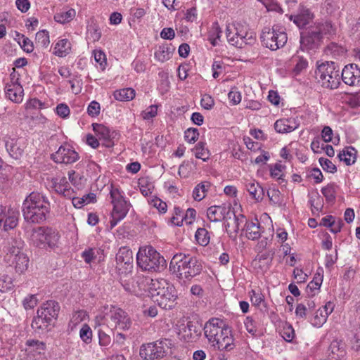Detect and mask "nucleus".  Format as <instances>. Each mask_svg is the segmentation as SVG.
Here are the masks:
<instances>
[{"label":"nucleus","mask_w":360,"mask_h":360,"mask_svg":"<svg viewBox=\"0 0 360 360\" xmlns=\"http://www.w3.org/2000/svg\"><path fill=\"white\" fill-rule=\"evenodd\" d=\"M315 301L311 298L306 299L303 302L297 305L295 309L296 316L300 319H306L309 314L313 312L315 309Z\"/></svg>","instance_id":"nucleus-26"},{"label":"nucleus","mask_w":360,"mask_h":360,"mask_svg":"<svg viewBox=\"0 0 360 360\" xmlns=\"http://www.w3.org/2000/svg\"><path fill=\"white\" fill-rule=\"evenodd\" d=\"M6 148L10 155L16 160L19 159L23 153V150L16 144L14 139L7 141Z\"/></svg>","instance_id":"nucleus-36"},{"label":"nucleus","mask_w":360,"mask_h":360,"mask_svg":"<svg viewBox=\"0 0 360 360\" xmlns=\"http://www.w3.org/2000/svg\"><path fill=\"white\" fill-rule=\"evenodd\" d=\"M200 104L204 109L210 110L214 105V101L211 96L205 94L201 98Z\"/></svg>","instance_id":"nucleus-59"},{"label":"nucleus","mask_w":360,"mask_h":360,"mask_svg":"<svg viewBox=\"0 0 360 360\" xmlns=\"http://www.w3.org/2000/svg\"><path fill=\"white\" fill-rule=\"evenodd\" d=\"M113 210L111 213L112 219L110 220V226L113 228L117 223L123 219L129 210V204L125 201L114 203Z\"/></svg>","instance_id":"nucleus-19"},{"label":"nucleus","mask_w":360,"mask_h":360,"mask_svg":"<svg viewBox=\"0 0 360 360\" xmlns=\"http://www.w3.org/2000/svg\"><path fill=\"white\" fill-rule=\"evenodd\" d=\"M48 198L40 193L32 192L24 200L22 212L25 220L32 224H41L50 212Z\"/></svg>","instance_id":"nucleus-1"},{"label":"nucleus","mask_w":360,"mask_h":360,"mask_svg":"<svg viewBox=\"0 0 360 360\" xmlns=\"http://www.w3.org/2000/svg\"><path fill=\"white\" fill-rule=\"evenodd\" d=\"M79 335L81 339L85 343H90L92 338V331L91 328L87 324H84L80 329Z\"/></svg>","instance_id":"nucleus-50"},{"label":"nucleus","mask_w":360,"mask_h":360,"mask_svg":"<svg viewBox=\"0 0 360 360\" xmlns=\"http://www.w3.org/2000/svg\"><path fill=\"white\" fill-rule=\"evenodd\" d=\"M345 343L340 340H334L329 347V356L334 360H340L346 354Z\"/></svg>","instance_id":"nucleus-24"},{"label":"nucleus","mask_w":360,"mask_h":360,"mask_svg":"<svg viewBox=\"0 0 360 360\" xmlns=\"http://www.w3.org/2000/svg\"><path fill=\"white\" fill-rule=\"evenodd\" d=\"M327 316L323 313V309H318L310 321L314 326H321L327 319Z\"/></svg>","instance_id":"nucleus-45"},{"label":"nucleus","mask_w":360,"mask_h":360,"mask_svg":"<svg viewBox=\"0 0 360 360\" xmlns=\"http://www.w3.org/2000/svg\"><path fill=\"white\" fill-rule=\"evenodd\" d=\"M233 217V224L231 226L229 222H226L225 224V227L227 233L230 235V237H232V233H234V237L236 236L238 233L240 228L242 225H245L248 221L247 218L243 214L236 215L233 212V214H231V217ZM245 226H243L244 227Z\"/></svg>","instance_id":"nucleus-27"},{"label":"nucleus","mask_w":360,"mask_h":360,"mask_svg":"<svg viewBox=\"0 0 360 360\" xmlns=\"http://www.w3.org/2000/svg\"><path fill=\"white\" fill-rule=\"evenodd\" d=\"M245 326L246 328L247 331L252 334V335H255L257 331V323L253 320V319L250 316L246 317L244 321Z\"/></svg>","instance_id":"nucleus-54"},{"label":"nucleus","mask_w":360,"mask_h":360,"mask_svg":"<svg viewBox=\"0 0 360 360\" xmlns=\"http://www.w3.org/2000/svg\"><path fill=\"white\" fill-rule=\"evenodd\" d=\"M245 187L252 198L258 202L262 200L264 196V191L258 182L255 180L248 181Z\"/></svg>","instance_id":"nucleus-28"},{"label":"nucleus","mask_w":360,"mask_h":360,"mask_svg":"<svg viewBox=\"0 0 360 360\" xmlns=\"http://www.w3.org/2000/svg\"><path fill=\"white\" fill-rule=\"evenodd\" d=\"M116 269L120 275L127 276L133 269V254L127 247H122L116 255Z\"/></svg>","instance_id":"nucleus-14"},{"label":"nucleus","mask_w":360,"mask_h":360,"mask_svg":"<svg viewBox=\"0 0 360 360\" xmlns=\"http://www.w3.org/2000/svg\"><path fill=\"white\" fill-rule=\"evenodd\" d=\"M35 43L37 46L47 47L50 43L48 31L43 30L36 34Z\"/></svg>","instance_id":"nucleus-42"},{"label":"nucleus","mask_w":360,"mask_h":360,"mask_svg":"<svg viewBox=\"0 0 360 360\" xmlns=\"http://www.w3.org/2000/svg\"><path fill=\"white\" fill-rule=\"evenodd\" d=\"M102 319L112 330H127L131 326V321L127 313L114 306H111L109 310L105 312Z\"/></svg>","instance_id":"nucleus-13"},{"label":"nucleus","mask_w":360,"mask_h":360,"mask_svg":"<svg viewBox=\"0 0 360 360\" xmlns=\"http://www.w3.org/2000/svg\"><path fill=\"white\" fill-rule=\"evenodd\" d=\"M60 236L57 230L49 226H39L32 229L30 236L33 245L39 248H53Z\"/></svg>","instance_id":"nucleus-10"},{"label":"nucleus","mask_w":360,"mask_h":360,"mask_svg":"<svg viewBox=\"0 0 360 360\" xmlns=\"http://www.w3.org/2000/svg\"><path fill=\"white\" fill-rule=\"evenodd\" d=\"M322 168L330 173H335L337 171L336 166L328 159L321 158L319 160Z\"/></svg>","instance_id":"nucleus-52"},{"label":"nucleus","mask_w":360,"mask_h":360,"mask_svg":"<svg viewBox=\"0 0 360 360\" xmlns=\"http://www.w3.org/2000/svg\"><path fill=\"white\" fill-rule=\"evenodd\" d=\"M149 292L155 302L165 309L174 307L177 298L175 288L165 279H150Z\"/></svg>","instance_id":"nucleus-4"},{"label":"nucleus","mask_w":360,"mask_h":360,"mask_svg":"<svg viewBox=\"0 0 360 360\" xmlns=\"http://www.w3.org/2000/svg\"><path fill=\"white\" fill-rule=\"evenodd\" d=\"M293 61L296 62L293 72L295 75L300 74L303 70L306 69L308 66V61L306 58L298 55H295L292 58Z\"/></svg>","instance_id":"nucleus-43"},{"label":"nucleus","mask_w":360,"mask_h":360,"mask_svg":"<svg viewBox=\"0 0 360 360\" xmlns=\"http://www.w3.org/2000/svg\"><path fill=\"white\" fill-rule=\"evenodd\" d=\"M26 344L29 347H34L39 354L46 349L45 342L36 340H28Z\"/></svg>","instance_id":"nucleus-57"},{"label":"nucleus","mask_w":360,"mask_h":360,"mask_svg":"<svg viewBox=\"0 0 360 360\" xmlns=\"http://www.w3.org/2000/svg\"><path fill=\"white\" fill-rule=\"evenodd\" d=\"M79 158L78 153L69 145H62L51 154V159L56 163L72 164Z\"/></svg>","instance_id":"nucleus-15"},{"label":"nucleus","mask_w":360,"mask_h":360,"mask_svg":"<svg viewBox=\"0 0 360 360\" xmlns=\"http://www.w3.org/2000/svg\"><path fill=\"white\" fill-rule=\"evenodd\" d=\"M96 201V194L90 193L83 195L82 198L75 197L72 199V204L75 207L80 208L84 205H87Z\"/></svg>","instance_id":"nucleus-37"},{"label":"nucleus","mask_w":360,"mask_h":360,"mask_svg":"<svg viewBox=\"0 0 360 360\" xmlns=\"http://www.w3.org/2000/svg\"><path fill=\"white\" fill-rule=\"evenodd\" d=\"M250 300L252 303L255 306H259L260 304L264 301V295L255 290L250 292Z\"/></svg>","instance_id":"nucleus-64"},{"label":"nucleus","mask_w":360,"mask_h":360,"mask_svg":"<svg viewBox=\"0 0 360 360\" xmlns=\"http://www.w3.org/2000/svg\"><path fill=\"white\" fill-rule=\"evenodd\" d=\"M75 16V11L74 9H69L67 11L56 13L54 15V20L58 22L63 24L72 20Z\"/></svg>","instance_id":"nucleus-40"},{"label":"nucleus","mask_w":360,"mask_h":360,"mask_svg":"<svg viewBox=\"0 0 360 360\" xmlns=\"http://www.w3.org/2000/svg\"><path fill=\"white\" fill-rule=\"evenodd\" d=\"M202 269L201 260L193 255L185 252L175 254L169 264L170 271L181 280L191 281L201 274Z\"/></svg>","instance_id":"nucleus-2"},{"label":"nucleus","mask_w":360,"mask_h":360,"mask_svg":"<svg viewBox=\"0 0 360 360\" xmlns=\"http://www.w3.org/2000/svg\"><path fill=\"white\" fill-rule=\"evenodd\" d=\"M199 131L196 128H188L184 132L185 141L188 143H195L199 137Z\"/></svg>","instance_id":"nucleus-49"},{"label":"nucleus","mask_w":360,"mask_h":360,"mask_svg":"<svg viewBox=\"0 0 360 360\" xmlns=\"http://www.w3.org/2000/svg\"><path fill=\"white\" fill-rule=\"evenodd\" d=\"M281 192L276 188L270 189L267 191V195L271 202L274 204H279L281 202Z\"/></svg>","instance_id":"nucleus-60"},{"label":"nucleus","mask_w":360,"mask_h":360,"mask_svg":"<svg viewBox=\"0 0 360 360\" xmlns=\"http://www.w3.org/2000/svg\"><path fill=\"white\" fill-rule=\"evenodd\" d=\"M13 288L12 278L8 275L0 276V291L4 292L11 290Z\"/></svg>","instance_id":"nucleus-48"},{"label":"nucleus","mask_w":360,"mask_h":360,"mask_svg":"<svg viewBox=\"0 0 360 360\" xmlns=\"http://www.w3.org/2000/svg\"><path fill=\"white\" fill-rule=\"evenodd\" d=\"M138 266L143 271H160L166 266V260L152 246L141 248L136 255Z\"/></svg>","instance_id":"nucleus-7"},{"label":"nucleus","mask_w":360,"mask_h":360,"mask_svg":"<svg viewBox=\"0 0 360 360\" xmlns=\"http://www.w3.org/2000/svg\"><path fill=\"white\" fill-rule=\"evenodd\" d=\"M211 184L208 181H204L198 184L193 189V196L195 200L200 201L206 195L208 188Z\"/></svg>","instance_id":"nucleus-32"},{"label":"nucleus","mask_w":360,"mask_h":360,"mask_svg":"<svg viewBox=\"0 0 360 360\" xmlns=\"http://www.w3.org/2000/svg\"><path fill=\"white\" fill-rule=\"evenodd\" d=\"M321 193L327 202H331L335 200L336 191L334 184H328L326 187L322 188Z\"/></svg>","instance_id":"nucleus-46"},{"label":"nucleus","mask_w":360,"mask_h":360,"mask_svg":"<svg viewBox=\"0 0 360 360\" xmlns=\"http://www.w3.org/2000/svg\"><path fill=\"white\" fill-rule=\"evenodd\" d=\"M171 346L172 341L169 339H162L143 344L140 347L139 355L144 360L160 359L167 355Z\"/></svg>","instance_id":"nucleus-12"},{"label":"nucleus","mask_w":360,"mask_h":360,"mask_svg":"<svg viewBox=\"0 0 360 360\" xmlns=\"http://www.w3.org/2000/svg\"><path fill=\"white\" fill-rule=\"evenodd\" d=\"M228 98L233 105H237L241 101V94L236 87H233L229 93Z\"/></svg>","instance_id":"nucleus-56"},{"label":"nucleus","mask_w":360,"mask_h":360,"mask_svg":"<svg viewBox=\"0 0 360 360\" xmlns=\"http://www.w3.org/2000/svg\"><path fill=\"white\" fill-rule=\"evenodd\" d=\"M201 327L192 321L187 322L186 325L181 328V333L186 341H192L200 336Z\"/></svg>","instance_id":"nucleus-25"},{"label":"nucleus","mask_w":360,"mask_h":360,"mask_svg":"<svg viewBox=\"0 0 360 360\" xmlns=\"http://www.w3.org/2000/svg\"><path fill=\"white\" fill-rule=\"evenodd\" d=\"M17 36L19 37V39L21 38L22 40L21 46L23 49V50L27 53L32 52L34 50L33 42L29 38L25 37L23 34L18 33Z\"/></svg>","instance_id":"nucleus-53"},{"label":"nucleus","mask_w":360,"mask_h":360,"mask_svg":"<svg viewBox=\"0 0 360 360\" xmlns=\"http://www.w3.org/2000/svg\"><path fill=\"white\" fill-rule=\"evenodd\" d=\"M323 281V276L320 274H316L313 280L309 282L306 288L309 297L314 296L316 290H319Z\"/></svg>","instance_id":"nucleus-34"},{"label":"nucleus","mask_w":360,"mask_h":360,"mask_svg":"<svg viewBox=\"0 0 360 360\" xmlns=\"http://www.w3.org/2000/svg\"><path fill=\"white\" fill-rule=\"evenodd\" d=\"M93 130L98 136L100 140H103V145L107 148L113 146L114 143L111 140L110 129L102 124L94 123L92 124Z\"/></svg>","instance_id":"nucleus-21"},{"label":"nucleus","mask_w":360,"mask_h":360,"mask_svg":"<svg viewBox=\"0 0 360 360\" xmlns=\"http://www.w3.org/2000/svg\"><path fill=\"white\" fill-rule=\"evenodd\" d=\"M54 49L56 55L63 57L70 51L71 44L67 39H63L56 43Z\"/></svg>","instance_id":"nucleus-35"},{"label":"nucleus","mask_w":360,"mask_h":360,"mask_svg":"<svg viewBox=\"0 0 360 360\" xmlns=\"http://www.w3.org/2000/svg\"><path fill=\"white\" fill-rule=\"evenodd\" d=\"M314 18L311 11L304 6H301L300 12L296 15H291L290 19L299 27L304 28Z\"/></svg>","instance_id":"nucleus-20"},{"label":"nucleus","mask_w":360,"mask_h":360,"mask_svg":"<svg viewBox=\"0 0 360 360\" xmlns=\"http://www.w3.org/2000/svg\"><path fill=\"white\" fill-rule=\"evenodd\" d=\"M356 153L354 148L349 146L340 152L338 158L340 161H343L347 165H351L356 161Z\"/></svg>","instance_id":"nucleus-30"},{"label":"nucleus","mask_w":360,"mask_h":360,"mask_svg":"<svg viewBox=\"0 0 360 360\" xmlns=\"http://www.w3.org/2000/svg\"><path fill=\"white\" fill-rule=\"evenodd\" d=\"M172 51L167 46H162L155 53V58L160 61L164 62L169 60L171 57Z\"/></svg>","instance_id":"nucleus-44"},{"label":"nucleus","mask_w":360,"mask_h":360,"mask_svg":"<svg viewBox=\"0 0 360 360\" xmlns=\"http://www.w3.org/2000/svg\"><path fill=\"white\" fill-rule=\"evenodd\" d=\"M5 93L6 97L15 103H19L22 101L23 89L20 84H6Z\"/></svg>","instance_id":"nucleus-23"},{"label":"nucleus","mask_w":360,"mask_h":360,"mask_svg":"<svg viewBox=\"0 0 360 360\" xmlns=\"http://www.w3.org/2000/svg\"><path fill=\"white\" fill-rule=\"evenodd\" d=\"M18 212L12 209L2 212L0 214V228L3 227L4 231L14 229L18 224Z\"/></svg>","instance_id":"nucleus-18"},{"label":"nucleus","mask_w":360,"mask_h":360,"mask_svg":"<svg viewBox=\"0 0 360 360\" xmlns=\"http://www.w3.org/2000/svg\"><path fill=\"white\" fill-rule=\"evenodd\" d=\"M233 210L230 205H214L210 207L207 210V216L210 221L217 222L221 220L227 221L231 219Z\"/></svg>","instance_id":"nucleus-16"},{"label":"nucleus","mask_w":360,"mask_h":360,"mask_svg":"<svg viewBox=\"0 0 360 360\" xmlns=\"http://www.w3.org/2000/svg\"><path fill=\"white\" fill-rule=\"evenodd\" d=\"M333 26L330 22L318 23L300 33V50L309 51L319 49L324 35L331 34Z\"/></svg>","instance_id":"nucleus-5"},{"label":"nucleus","mask_w":360,"mask_h":360,"mask_svg":"<svg viewBox=\"0 0 360 360\" xmlns=\"http://www.w3.org/2000/svg\"><path fill=\"white\" fill-rule=\"evenodd\" d=\"M341 78L347 85L360 86V68L354 63L345 65L342 70Z\"/></svg>","instance_id":"nucleus-17"},{"label":"nucleus","mask_w":360,"mask_h":360,"mask_svg":"<svg viewBox=\"0 0 360 360\" xmlns=\"http://www.w3.org/2000/svg\"><path fill=\"white\" fill-rule=\"evenodd\" d=\"M25 242L20 238H13L7 248L4 261L14 267L18 274L25 272L29 266L30 259L24 252Z\"/></svg>","instance_id":"nucleus-6"},{"label":"nucleus","mask_w":360,"mask_h":360,"mask_svg":"<svg viewBox=\"0 0 360 360\" xmlns=\"http://www.w3.org/2000/svg\"><path fill=\"white\" fill-rule=\"evenodd\" d=\"M206 143L202 141L198 142L193 149L196 158L201 159L204 162L209 160L210 153L207 148L205 147Z\"/></svg>","instance_id":"nucleus-33"},{"label":"nucleus","mask_w":360,"mask_h":360,"mask_svg":"<svg viewBox=\"0 0 360 360\" xmlns=\"http://www.w3.org/2000/svg\"><path fill=\"white\" fill-rule=\"evenodd\" d=\"M204 333L212 345L219 349L230 351L233 349V338L231 330L226 327L222 320L211 319L205 323Z\"/></svg>","instance_id":"nucleus-3"},{"label":"nucleus","mask_w":360,"mask_h":360,"mask_svg":"<svg viewBox=\"0 0 360 360\" xmlns=\"http://www.w3.org/2000/svg\"><path fill=\"white\" fill-rule=\"evenodd\" d=\"M114 98L120 101H128L135 97V91L132 88H124L116 90L113 94Z\"/></svg>","instance_id":"nucleus-31"},{"label":"nucleus","mask_w":360,"mask_h":360,"mask_svg":"<svg viewBox=\"0 0 360 360\" xmlns=\"http://www.w3.org/2000/svg\"><path fill=\"white\" fill-rule=\"evenodd\" d=\"M309 202L313 212H319L323 207V198L319 195V193H316L314 196H311Z\"/></svg>","instance_id":"nucleus-47"},{"label":"nucleus","mask_w":360,"mask_h":360,"mask_svg":"<svg viewBox=\"0 0 360 360\" xmlns=\"http://www.w3.org/2000/svg\"><path fill=\"white\" fill-rule=\"evenodd\" d=\"M226 34L227 40L230 44L238 48H242L243 41H240L241 38L235 35V32L233 31L230 25L226 27Z\"/></svg>","instance_id":"nucleus-41"},{"label":"nucleus","mask_w":360,"mask_h":360,"mask_svg":"<svg viewBox=\"0 0 360 360\" xmlns=\"http://www.w3.org/2000/svg\"><path fill=\"white\" fill-rule=\"evenodd\" d=\"M242 231H245V236L250 240H257L260 238L262 233V226L256 219L255 221L248 220L245 226L242 228Z\"/></svg>","instance_id":"nucleus-22"},{"label":"nucleus","mask_w":360,"mask_h":360,"mask_svg":"<svg viewBox=\"0 0 360 360\" xmlns=\"http://www.w3.org/2000/svg\"><path fill=\"white\" fill-rule=\"evenodd\" d=\"M110 198L112 199V203L120 202V201H125L124 196L119 188L111 186L110 191Z\"/></svg>","instance_id":"nucleus-55"},{"label":"nucleus","mask_w":360,"mask_h":360,"mask_svg":"<svg viewBox=\"0 0 360 360\" xmlns=\"http://www.w3.org/2000/svg\"><path fill=\"white\" fill-rule=\"evenodd\" d=\"M255 32H248V30L240 39V41H243L242 48L247 44H253L255 41Z\"/></svg>","instance_id":"nucleus-63"},{"label":"nucleus","mask_w":360,"mask_h":360,"mask_svg":"<svg viewBox=\"0 0 360 360\" xmlns=\"http://www.w3.org/2000/svg\"><path fill=\"white\" fill-rule=\"evenodd\" d=\"M298 127L292 120L281 119L274 124V129L278 133H288L294 131Z\"/></svg>","instance_id":"nucleus-29"},{"label":"nucleus","mask_w":360,"mask_h":360,"mask_svg":"<svg viewBox=\"0 0 360 360\" xmlns=\"http://www.w3.org/2000/svg\"><path fill=\"white\" fill-rule=\"evenodd\" d=\"M60 311L59 304L54 300H49L37 309V316L32 322V328L34 330H45L53 325L58 319Z\"/></svg>","instance_id":"nucleus-8"},{"label":"nucleus","mask_w":360,"mask_h":360,"mask_svg":"<svg viewBox=\"0 0 360 360\" xmlns=\"http://www.w3.org/2000/svg\"><path fill=\"white\" fill-rule=\"evenodd\" d=\"M22 302L25 309H33L37 305V298L35 295H31L26 297Z\"/></svg>","instance_id":"nucleus-61"},{"label":"nucleus","mask_w":360,"mask_h":360,"mask_svg":"<svg viewBox=\"0 0 360 360\" xmlns=\"http://www.w3.org/2000/svg\"><path fill=\"white\" fill-rule=\"evenodd\" d=\"M260 38L262 44L271 51H276L282 48L288 40L285 29L279 25H274L271 29L264 27Z\"/></svg>","instance_id":"nucleus-11"},{"label":"nucleus","mask_w":360,"mask_h":360,"mask_svg":"<svg viewBox=\"0 0 360 360\" xmlns=\"http://www.w3.org/2000/svg\"><path fill=\"white\" fill-rule=\"evenodd\" d=\"M231 27L233 31L235 32V35H237L238 37L240 38L243 37V35L248 30V27L246 25H244L239 22L233 23Z\"/></svg>","instance_id":"nucleus-51"},{"label":"nucleus","mask_w":360,"mask_h":360,"mask_svg":"<svg viewBox=\"0 0 360 360\" xmlns=\"http://www.w3.org/2000/svg\"><path fill=\"white\" fill-rule=\"evenodd\" d=\"M221 33L222 31L221 30L218 23H213L208 33V39L213 46H216L218 44L217 40L220 39Z\"/></svg>","instance_id":"nucleus-38"},{"label":"nucleus","mask_w":360,"mask_h":360,"mask_svg":"<svg viewBox=\"0 0 360 360\" xmlns=\"http://www.w3.org/2000/svg\"><path fill=\"white\" fill-rule=\"evenodd\" d=\"M195 238L198 243L202 246H206L210 243L209 232L204 228L198 229Z\"/></svg>","instance_id":"nucleus-39"},{"label":"nucleus","mask_w":360,"mask_h":360,"mask_svg":"<svg viewBox=\"0 0 360 360\" xmlns=\"http://www.w3.org/2000/svg\"><path fill=\"white\" fill-rule=\"evenodd\" d=\"M316 78L325 88L335 89L340 84V70L334 62H326L319 65L315 71Z\"/></svg>","instance_id":"nucleus-9"},{"label":"nucleus","mask_w":360,"mask_h":360,"mask_svg":"<svg viewBox=\"0 0 360 360\" xmlns=\"http://www.w3.org/2000/svg\"><path fill=\"white\" fill-rule=\"evenodd\" d=\"M100 104L94 101L90 103V104L88 106L87 112L88 114L91 117H96L99 115L100 113Z\"/></svg>","instance_id":"nucleus-62"},{"label":"nucleus","mask_w":360,"mask_h":360,"mask_svg":"<svg viewBox=\"0 0 360 360\" xmlns=\"http://www.w3.org/2000/svg\"><path fill=\"white\" fill-rule=\"evenodd\" d=\"M150 204L157 208L160 213H165L167 210V203L158 198L153 199Z\"/></svg>","instance_id":"nucleus-58"}]
</instances>
